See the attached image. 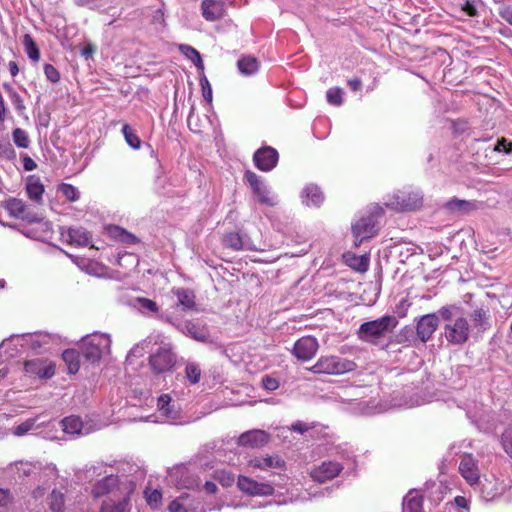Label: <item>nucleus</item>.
I'll return each instance as SVG.
<instances>
[{
  "mask_svg": "<svg viewBox=\"0 0 512 512\" xmlns=\"http://www.w3.org/2000/svg\"><path fill=\"white\" fill-rule=\"evenodd\" d=\"M352 266L358 271H366L368 268V258L366 256H361L358 260V264Z\"/></svg>",
  "mask_w": 512,
  "mask_h": 512,
  "instance_id": "338daca9",
  "label": "nucleus"
},
{
  "mask_svg": "<svg viewBox=\"0 0 512 512\" xmlns=\"http://www.w3.org/2000/svg\"><path fill=\"white\" fill-rule=\"evenodd\" d=\"M356 364L338 356H322L309 368L315 374L341 375L355 370Z\"/></svg>",
  "mask_w": 512,
  "mask_h": 512,
  "instance_id": "20e7f679",
  "label": "nucleus"
},
{
  "mask_svg": "<svg viewBox=\"0 0 512 512\" xmlns=\"http://www.w3.org/2000/svg\"><path fill=\"white\" fill-rule=\"evenodd\" d=\"M499 15L510 25H512V6L502 5L499 8Z\"/></svg>",
  "mask_w": 512,
  "mask_h": 512,
  "instance_id": "052dcab7",
  "label": "nucleus"
},
{
  "mask_svg": "<svg viewBox=\"0 0 512 512\" xmlns=\"http://www.w3.org/2000/svg\"><path fill=\"white\" fill-rule=\"evenodd\" d=\"M461 9L468 16H476L477 8H476V0H466L464 4H462Z\"/></svg>",
  "mask_w": 512,
  "mask_h": 512,
  "instance_id": "4d7b16f0",
  "label": "nucleus"
},
{
  "mask_svg": "<svg viewBox=\"0 0 512 512\" xmlns=\"http://www.w3.org/2000/svg\"><path fill=\"white\" fill-rule=\"evenodd\" d=\"M501 445L504 451L512 458V427H508L503 431Z\"/></svg>",
  "mask_w": 512,
  "mask_h": 512,
  "instance_id": "864d4df0",
  "label": "nucleus"
},
{
  "mask_svg": "<svg viewBox=\"0 0 512 512\" xmlns=\"http://www.w3.org/2000/svg\"><path fill=\"white\" fill-rule=\"evenodd\" d=\"M459 472L470 485L478 483L480 478L478 461L472 456V454H464L461 457Z\"/></svg>",
  "mask_w": 512,
  "mask_h": 512,
  "instance_id": "2eb2a0df",
  "label": "nucleus"
},
{
  "mask_svg": "<svg viewBox=\"0 0 512 512\" xmlns=\"http://www.w3.org/2000/svg\"><path fill=\"white\" fill-rule=\"evenodd\" d=\"M439 324L438 316L436 314H427L422 316L416 327L417 336L422 342L428 341Z\"/></svg>",
  "mask_w": 512,
  "mask_h": 512,
  "instance_id": "412c9836",
  "label": "nucleus"
},
{
  "mask_svg": "<svg viewBox=\"0 0 512 512\" xmlns=\"http://www.w3.org/2000/svg\"><path fill=\"white\" fill-rule=\"evenodd\" d=\"M0 158L13 161L16 159V151L8 141H0Z\"/></svg>",
  "mask_w": 512,
  "mask_h": 512,
  "instance_id": "603ef678",
  "label": "nucleus"
},
{
  "mask_svg": "<svg viewBox=\"0 0 512 512\" xmlns=\"http://www.w3.org/2000/svg\"><path fill=\"white\" fill-rule=\"evenodd\" d=\"M237 487L240 491L250 496H271L275 491L270 483L258 482L243 475L238 476Z\"/></svg>",
  "mask_w": 512,
  "mask_h": 512,
  "instance_id": "f8f14e48",
  "label": "nucleus"
},
{
  "mask_svg": "<svg viewBox=\"0 0 512 512\" xmlns=\"http://www.w3.org/2000/svg\"><path fill=\"white\" fill-rule=\"evenodd\" d=\"M111 338L109 334L94 332L82 339V355L92 363L100 361L110 354Z\"/></svg>",
  "mask_w": 512,
  "mask_h": 512,
  "instance_id": "7ed1b4c3",
  "label": "nucleus"
},
{
  "mask_svg": "<svg viewBox=\"0 0 512 512\" xmlns=\"http://www.w3.org/2000/svg\"><path fill=\"white\" fill-rule=\"evenodd\" d=\"M44 191V185L37 176L31 175L27 178L26 193L31 200L36 203H40L42 201Z\"/></svg>",
  "mask_w": 512,
  "mask_h": 512,
  "instance_id": "cd10ccee",
  "label": "nucleus"
},
{
  "mask_svg": "<svg viewBox=\"0 0 512 512\" xmlns=\"http://www.w3.org/2000/svg\"><path fill=\"white\" fill-rule=\"evenodd\" d=\"M135 485L121 487V494L116 497H107L101 506V512H130L129 499Z\"/></svg>",
  "mask_w": 512,
  "mask_h": 512,
  "instance_id": "9b49d317",
  "label": "nucleus"
},
{
  "mask_svg": "<svg viewBox=\"0 0 512 512\" xmlns=\"http://www.w3.org/2000/svg\"><path fill=\"white\" fill-rule=\"evenodd\" d=\"M62 359L67 365L70 374H76L80 368L79 353L74 349H67L62 353Z\"/></svg>",
  "mask_w": 512,
  "mask_h": 512,
  "instance_id": "4c0bfd02",
  "label": "nucleus"
},
{
  "mask_svg": "<svg viewBox=\"0 0 512 512\" xmlns=\"http://www.w3.org/2000/svg\"><path fill=\"white\" fill-rule=\"evenodd\" d=\"M58 192L68 201L75 202L80 197L79 190L68 183H62L58 186Z\"/></svg>",
  "mask_w": 512,
  "mask_h": 512,
  "instance_id": "a18cd8bd",
  "label": "nucleus"
},
{
  "mask_svg": "<svg viewBox=\"0 0 512 512\" xmlns=\"http://www.w3.org/2000/svg\"><path fill=\"white\" fill-rule=\"evenodd\" d=\"M176 363V356L171 345L165 344L159 347L156 352L150 355L149 364L156 374L170 371Z\"/></svg>",
  "mask_w": 512,
  "mask_h": 512,
  "instance_id": "6e6552de",
  "label": "nucleus"
},
{
  "mask_svg": "<svg viewBox=\"0 0 512 512\" xmlns=\"http://www.w3.org/2000/svg\"><path fill=\"white\" fill-rule=\"evenodd\" d=\"M127 485L135 484L127 478L120 479L118 476L112 474L107 475L96 482L92 489V494L95 497H116L121 494V487H127Z\"/></svg>",
  "mask_w": 512,
  "mask_h": 512,
  "instance_id": "0eeeda50",
  "label": "nucleus"
},
{
  "mask_svg": "<svg viewBox=\"0 0 512 512\" xmlns=\"http://www.w3.org/2000/svg\"><path fill=\"white\" fill-rule=\"evenodd\" d=\"M397 325L398 320L395 316L385 315L362 323L357 331V335L364 342L376 344L380 339L390 335Z\"/></svg>",
  "mask_w": 512,
  "mask_h": 512,
  "instance_id": "f03ea898",
  "label": "nucleus"
},
{
  "mask_svg": "<svg viewBox=\"0 0 512 512\" xmlns=\"http://www.w3.org/2000/svg\"><path fill=\"white\" fill-rule=\"evenodd\" d=\"M103 268L104 267L99 265L97 262H89L86 271L88 274L100 276L101 275L100 271Z\"/></svg>",
  "mask_w": 512,
  "mask_h": 512,
  "instance_id": "e2e57ef3",
  "label": "nucleus"
},
{
  "mask_svg": "<svg viewBox=\"0 0 512 512\" xmlns=\"http://www.w3.org/2000/svg\"><path fill=\"white\" fill-rule=\"evenodd\" d=\"M319 349L318 340L313 336H304L298 339L292 349V354L301 361L312 359Z\"/></svg>",
  "mask_w": 512,
  "mask_h": 512,
  "instance_id": "ddd939ff",
  "label": "nucleus"
},
{
  "mask_svg": "<svg viewBox=\"0 0 512 512\" xmlns=\"http://www.w3.org/2000/svg\"><path fill=\"white\" fill-rule=\"evenodd\" d=\"M439 315L443 320L448 321L444 328V335L449 343L461 345L469 339L470 325L459 307H442Z\"/></svg>",
  "mask_w": 512,
  "mask_h": 512,
  "instance_id": "f257e3e1",
  "label": "nucleus"
},
{
  "mask_svg": "<svg viewBox=\"0 0 512 512\" xmlns=\"http://www.w3.org/2000/svg\"><path fill=\"white\" fill-rule=\"evenodd\" d=\"M134 306L143 314L156 313L159 307L155 301L145 297H136Z\"/></svg>",
  "mask_w": 512,
  "mask_h": 512,
  "instance_id": "a19ab883",
  "label": "nucleus"
},
{
  "mask_svg": "<svg viewBox=\"0 0 512 512\" xmlns=\"http://www.w3.org/2000/svg\"><path fill=\"white\" fill-rule=\"evenodd\" d=\"M224 245L226 247H229L233 250H243V249H246V250H255V247L252 246L251 243L249 242H244L242 237L236 233V232H231V233H228L224 236Z\"/></svg>",
  "mask_w": 512,
  "mask_h": 512,
  "instance_id": "473e14b6",
  "label": "nucleus"
},
{
  "mask_svg": "<svg viewBox=\"0 0 512 512\" xmlns=\"http://www.w3.org/2000/svg\"><path fill=\"white\" fill-rule=\"evenodd\" d=\"M12 139L14 144L22 149H27L31 143L28 133L22 128H15L12 131Z\"/></svg>",
  "mask_w": 512,
  "mask_h": 512,
  "instance_id": "c03bdc74",
  "label": "nucleus"
},
{
  "mask_svg": "<svg viewBox=\"0 0 512 512\" xmlns=\"http://www.w3.org/2000/svg\"><path fill=\"white\" fill-rule=\"evenodd\" d=\"M122 133L126 143L134 150H138L141 147V140L135 131L128 125L125 124L122 127Z\"/></svg>",
  "mask_w": 512,
  "mask_h": 512,
  "instance_id": "37998d69",
  "label": "nucleus"
},
{
  "mask_svg": "<svg viewBox=\"0 0 512 512\" xmlns=\"http://www.w3.org/2000/svg\"><path fill=\"white\" fill-rule=\"evenodd\" d=\"M278 152L270 146H265L258 149L253 155L255 166L264 172L271 171L278 162Z\"/></svg>",
  "mask_w": 512,
  "mask_h": 512,
  "instance_id": "4468645a",
  "label": "nucleus"
},
{
  "mask_svg": "<svg viewBox=\"0 0 512 512\" xmlns=\"http://www.w3.org/2000/svg\"><path fill=\"white\" fill-rule=\"evenodd\" d=\"M373 209L369 215L361 217L352 226L356 246L376 234L377 218L382 215L383 209L378 205H375Z\"/></svg>",
  "mask_w": 512,
  "mask_h": 512,
  "instance_id": "39448f33",
  "label": "nucleus"
},
{
  "mask_svg": "<svg viewBox=\"0 0 512 512\" xmlns=\"http://www.w3.org/2000/svg\"><path fill=\"white\" fill-rule=\"evenodd\" d=\"M262 384L268 391H274L279 387V381L267 375L262 378Z\"/></svg>",
  "mask_w": 512,
  "mask_h": 512,
  "instance_id": "13d9d810",
  "label": "nucleus"
},
{
  "mask_svg": "<svg viewBox=\"0 0 512 512\" xmlns=\"http://www.w3.org/2000/svg\"><path fill=\"white\" fill-rule=\"evenodd\" d=\"M502 490L503 485L498 480L485 479L482 483L481 493L486 501H491L499 497L502 494Z\"/></svg>",
  "mask_w": 512,
  "mask_h": 512,
  "instance_id": "c85d7f7f",
  "label": "nucleus"
},
{
  "mask_svg": "<svg viewBox=\"0 0 512 512\" xmlns=\"http://www.w3.org/2000/svg\"><path fill=\"white\" fill-rule=\"evenodd\" d=\"M5 207L9 214L15 218L26 220L28 222L40 221V218L32 213L29 207L21 199L10 198L6 201Z\"/></svg>",
  "mask_w": 512,
  "mask_h": 512,
  "instance_id": "dca6fc26",
  "label": "nucleus"
},
{
  "mask_svg": "<svg viewBox=\"0 0 512 512\" xmlns=\"http://www.w3.org/2000/svg\"><path fill=\"white\" fill-rule=\"evenodd\" d=\"M144 494L146 501L151 508L157 509L158 507H160L162 502V494L159 490L147 489L145 490Z\"/></svg>",
  "mask_w": 512,
  "mask_h": 512,
  "instance_id": "3c124183",
  "label": "nucleus"
},
{
  "mask_svg": "<svg viewBox=\"0 0 512 512\" xmlns=\"http://www.w3.org/2000/svg\"><path fill=\"white\" fill-rule=\"evenodd\" d=\"M309 429L310 426L307 423L301 421H298L292 425V430L300 434L307 432Z\"/></svg>",
  "mask_w": 512,
  "mask_h": 512,
  "instance_id": "0e129e2a",
  "label": "nucleus"
},
{
  "mask_svg": "<svg viewBox=\"0 0 512 512\" xmlns=\"http://www.w3.org/2000/svg\"><path fill=\"white\" fill-rule=\"evenodd\" d=\"M471 317H472V321H473V326L475 328H477L478 330H481V331L486 330L487 327L489 326L488 310H486L484 308L475 309L473 311Z\"/></svg>",
  "mask_w": 512,
  "mask_h": 512,
  "instance_id": "ea45409f",
  "label": "nucleus"
},
{
  "mask_svg": "<svg viewBox=\"0 0 512 512\" xmlns=\"http://www.w3.org/2000/svg\"><path fill=\"white\" fill-rule=\"evenodd\" d=\"M423 499L420 495L409 494L404 498L403 510L404 512H422Z\"/></svg>",
  "mask_w": 512,
  "mask_h": 512,
  "instance_id": "79ce46f5",
  "label": "nucleus"
},
{
  "mask_svg": "<svg viewBox=\"0 0 512 512\" xmlns=\"http://www.w3.org/2000/svg\"><path fill=\"white\" fill-rule=\"evenodd\" d=\"M248 465L260 470H284L285 461L278 455L256 456L249 460Z\"/></svg>",
  "mask_w": 512,
  "mask_h": 512,
  "instance_id": "aec40b11",
  "label": "nucleus"
},
{
  "mask_svg": "<svg viewBox=\"0 0 512 512\" xmlns=\"http://www.w3.org/2000/svg\"><path fill=\"white\" fill-rule=\"evenodd\" d=\"M4 87L7 89L8 91V94H9V98L12 102V104L14 105L16 111L19 113V114H22L26 107L24 105V101L22 99V97L20 96L19 93H17L12 87H10L9 85H4Z\"/></svg>",
  "mask_w": 512,
  "mask_h": 512,
  "instance_id": "09e8293b",
  "label": "nucleus"
},
{
  "mask_svg": "<svg viewBox=\"0 0 512 512\" xmlns=\"http://www.w3.org/2000/svg\"><path fill=\"white\" fill-rule=\"evenodd\" d=\"M39 416L26 419L24 422L12 428V434L17 437L24 436L33 429H38L43 423L38 424Z\"/></svg>",
  "mask_w": 512,
  "mask_h": 512,
  "instance_id": "e433bc0d",
  "label": "nucleus"
},
{
  "mask_svg": "<svg viewBox=\"0 0 512 512\" xmlns=\"http://www.w3.org/2000/svg\"><path fill=\"white\" fill-rule=\"evenodd\" d=\"M20 156L25 171H33L37 168V163L28 154L23 153Z\"/></svg>",
  "mask_w": 512,
  "mask_h": 512,
  "instance_id": "bf43d9fd",
  "label": "nucleus"
},
{
  "mask_svg": "<svg viewBox=\"0 0 512 512\" xmlns=\"http://www.w3.org/2000/svg\"><path fill=\"white\" fill-rule=\"evenodd\" d=\"M202 16L207 21H217L224 16V3L221 0H203L201 3Z\"/></svg>",
  "mask_w": 512,
  "mask_h": 512,
  "instance_id": "4be33fe9",
  "label": "nucleus"
},
{
  "mask_svg": "<svg viewBox=\"0 0 512 512\" xmlns=\"http://www.w3.org/2000/svg\"><path fill=\"white\" fill-rule=\"evenodd\" d=\"M171 402L172 399L170 395L163 394L158 398L157 406L166 422L177 423L179 419V411L174 407V404H171Z\"/></svg>",
  "mask_w": 512,
  "mask_h": 512,
  "instance_id": "5701e85b",
  "label": "nucleus"
},
{
  "mask_svg": "<svg viewBox=\"0 0 512 512\" xmlns=\"http://www.w3.org/2000/svg\"><path fill=\"white\" fill-rule=\"evenodd\" d=\"M237 67L239 72L244 76H250L255 74L260 67V63L257 58L252 56H242L237 61Z\"/></svg>",
  "mask_w": 512,
  "mask_h": 512,
  "instance_id": "2f4dec72",
  "label": "nucleus"
},
{
  "mask_svg": "<svg viewBox=\"0 0 512 512\" xmlns=\"http://www.w3.org/2000/svg\"><path fill=\"white\" fill-rule=\"evenodd\" d=\"M23 46L28 58L33 62H38L40 59V51L30 34L23 36Z\"/></svg>",
  "mask_w": 512,
  "mask_h": 512,
  "instance_id": "58836bf2",
  "label": "nucleus"
},
{
  "mask_svg": "<svg viewBox=\"0 0 512 512\" xmlns=\"http://www.w3.org/2000/svg\"><path fill=\"white\" fill-rule=\"evenodd\" d=\"M174 293L177 297V305L181 306L183 310H192L195 308V294L193 291L186 288H179Z\"/></svg>",
  "mask_w": 512,
  "mask_h": 512,
  "instance_id": "72a5a7b5",
  "label": "nucleus"
},
{
  "mask_svg": "<svg viewBox=\"0 0 512 512\" xmlns=\"http://www.w3.org/2000/svg\"><path fill=\"white\" fill-rule=\"evenodd\" d=\"M20 507H25V503L14 502L11 492L0 488V512H16L20 511Z\"/></svg>",
  "mask_w": 512,
  "mask_h": 512,
  "instance_id": "7c9ffc66",
  "label": "nucleus"
},
{
  "mask_svg": "<svg viewBox=\"0 0 512 512\" xmlns=\"http://www.w3.org/2000/svg\"><path fill=\"white\" fill-rule=\"evenodd\" d=\"M348 86L351 88V90L353 91H358L361 89L362 87V81L360 80V78L358 77H355V78H352V79H349L348 80Z\"/></svg>",
  "mask_w": 512,
  "mask_h": 512,
  "instance_id": "774afa93",
  "label": "nucleus"
},
{
  "mask_svg": "<svg viewBox=\"0 0 512 512\" xmlns=\"http://www.w3.org/2000/svg\"><path fill=\"white\" fill-rule=\"evenodd\" d=\"M409 306L410 303L407 300H402L397 306L396 312L400 317H404Z\"/></svg>",
  "mask_w": 512,
  "mask_h": 512,
  "instance_id": "69168bd1",
  "label": "nucleus"
},
{
  "mask_svg": "<svg viewBox=\"0 0 512 512\" xmlns=\"http://www.w3.org/2000/svg\"><path fill=\"white\" fill-rule=\"evenodd\" d=\"M301 198L303 204L314 207H319L324 200L323 193L320 188L315 185L306 186L302 191Z\"/></svg>",
  "mask_w": 512,
  "mask_h": 512,
  "instance_id": "a878e982",
  "label": "nucleus"
},
{
  "mask_svg": "<svg viewBox=\"0 0 512 512\" xmlns=\"http://www.w3.org/2000/svg\"><path fill=\"white\" fill-rule=\"evenodd\" d=\"M178 328L186 335L199 342H207L209 340V333L205 327H201L191 321H187Z\"/></svg>",
  "mask_w": 512,
  "mask_h": 512,
  "instance_id": "bb28decb",
  "label": "nucleus"
},
{
  "mask_svg": "<svg viewBox=\"0 0 512 512\" xmlns=\"http://www.w3.org/2000/svg\"><path fill=\"white\" fill-rule=\"evenodd\" d=\"M200 85L202 88V95H203L204 99L207 100L208 102H211L212 101V88H211V85H210L208 79L206 78V76H202L200 78Z\"/></svg>",
  "mask_w": 512,
  "mask_h": 512,
  "instance_id": "6e6d98bb",
  "label": "nucleus"
},
{
  "mask_svg": "<svg viewBox=\"0 0 512 512\" xmlns=\"http://www.w3.org/2000/svg\"><path fill=\"white\" fill-rule=\"evenodd\" d=\"M244 180L257 196L260 203L267 206H275L277 204V197L256 173L250 170L246 171L244 174Z\"/></svg>",
  "mask_w": 512,
  "mask_h": 512,
  "instance_id": "1a4fd4ad",
  "label": "nucleus"
},
{
  "mask_svg": "<svg viewBox=\"0 0 512 512\" xmlns=\"http://www.w3.org/2000/svg\"><path fill=\"white\" fill-rule=\"evenodd\" d=\"M343 469V466L336 461H324L315 467L310 475L317 482H325L336 477Z\"/></svg>",
  "mask_w": 512,
  "mask_h": 512,
  "instance_id": "f3484780",
  "label": "nucleus"
},
{
  "mask_svg": "<svg viewBox=\"0 0 512 512\" xmlns=\"http://www.w3.org/2000/svg\"><path fill=\"white\" fill-rule=\"evenodd\" d=\"M494 150L498 152L504 151L506 153H509L512 151V143H508L506 139L503 138L501 140H498Z\"/></svg>",
  "mask_w": 512,
  "mask_h": 512,
  "instance_id": "680f3d73",
  "label": "nucleus"
},
{
  "mask_svg": "<svg viewBox=\"0 0 512 512\" xmlns=\"http://www.w3.org/2000/svg\"><path fill=\"white\" fill-rule=\"evenodd\" d=\"M60 423L66 434L72 436L83 434V422L78 416L65 417Z\"/></svg>",
  "mask_w": 512,
  "mask_h": 512,
  "instance_id": "c756f323",
  "label": "nucleus"
},
{
  "mask_svg": "<svg viewBox=\"0 0 512 512\" xmlns=\"http://www.w3.org/2000/svg\"><path fill=\"white\" fill-rule=\"evenodd\" d=\"M343 89L332 87L326 92L327 102L331 105L340 106L343 103Z\"/></svg>",
  "mask_w": 512,
  "mask_h": 512,
  "instance_id": "8fccbe9b",
  "label": "nucleus"
},
{
  "mask_svg": "<svg viewBox=\"0 0 512 512\" xmlns=\"http://www.w3.org/2000/svg\"><path fill=\"white\" fill-rule=\"evenodd\" d=\"M62 236L74 245L87 246L90 242V233L82 227L69 228L66 233L62 232Z\"/></svg>",
  "mask_w": 512,
  "mask_h": 512,
  "instance_id": "393cba45",
  "label": "nucleus"
},
{
  "mask_svg": "<svg viewBox=\"0 0 512 512\" xmlns=\"http://www.w3.org/2000/svg\"><path fill=\"white\" fill-rule=\"evenodd\" d=\"M185 376L190 384H197L201 378L200 366L195 362H188L185 367Z\"/></svg>",
  "mask_w": 512,
  "mask_h": 512,
  "instance_id": "49530a36",
  "label": "nucleus"
},
{
  "mask_svg": "<svg viewBox=\"0 0 512 512\" xmlns=\"http://www.w3.org/2000/svg\"><path fill=\"white\" fill-rule=\"evenodd\" d=\"M23 341L21 345H28L32 350H37L42 348L43 346L49 344L51 342V336L47 333H29L23 335L21 338L17 337L12 340H5L0 345V355L2 353L7 354L8 357H12L13 353H9V346L12 344L13 341Z\"/></svg>",
  "mask_w": 512,
  "mask_h": 512,
  "instance_id": "9d476101",
  "label": "nucleus"
},
{
  "mask_svg": "<svg viewBox=\"0 0 512 512\" xmlns=\"http://www.w3.org/2000/svg\"><path fill=\"white\" fill-rule=\"evenodd\" d=\"M422 196L418 191L401 190L389 197L385 205L395 211H410L420 207Z\"/></svg>",
  "mask_w": 512,
  "mask_h": 512,
  "instance_id": "423d86ee",
  "label": "nucleus"
},
{
  "mask_svg": "<svg viewBox=\"0 0 512 512\" xmlns=\"http://www.w3.org/2000/svg\"><path fill=\"white\" fill-rule=\"evenodd\" d=\"M179 51L186 58H188L197 67L198 70H204V64L201 55L195 48L187 44H181L179 45Z\"/></svg>",
  "mask_w": 512,
  "mask_h": 512,
  "instance_id": "c9c22d12",
  "label": "nucleus"
},
{
  "mask_svg": "<svg viewBox=\"0 0 512 512\" xmlns=\"http://www.w3.org/2000/svg\"><path fill=\"white\" fill-rule=\"evenodd\" d=\"M24 369L31 376L45 379L51 378L55 373L54 366L50 362L41 359L26 361Z\"/></svg>",
  "mask_w": 512,
  "mask_h": 512,
  "instance_id": "a211bd4d",
  "label": "nucleus"
},
{
  "mask_svg": "<svg viewBox=\"0 0 512 512\" xmlns=\"http://www.w3.org/2000/svg\"><path fill=\"white\" fill-rule=\"evenodd\" d=\"M108 232L112 237H114L115 239H118L122 242H126V243H134L135 242V237L119 226H110L108 228Z\"/></svg>",
  "mask_w": 512,
  "mask_h": 512,
  "instance_id": "de8ad7c7",
  "label": "nucleus"
},
{
  "mask_svg": "<svg viewBox=\"0 0 512 512\" xmlns=\"http://www.w3.org/2000/svg\"><path fill=\"white\" fill-rule=\"evenodd\" d=\"M446 206L448 209H450L452 211L468 213L470 211L478 209L480 205L477 201L452 199L449 202H447Z\"/></svg>",
  "mask_w": 512,
  "mask_h": 512,
  "instance_id": "f704fd0d",
  "label": "nucleus"
},
{
  "mask_svg": "<svg viewBox=\"0 0 512 512\" xmlns=\"http://www.w3.org/2000/svg\"><path fill=\"white\" fill-rule=\"evenodd\" d=\"M269 434L264 430H250L242 433L238 438V444L244 447L259 448L269 441Z\"/></svg>",
  "mask_w": 512,
  "mask_h": 512,
  "instance_id": "6ab92c4d",
  "label": "nucleus"
},
{
  "mask_svg": "<svg viewBox=\"0 0 512 512\" xmlns=\"http://www.w3.org/2000/svg\"><path fill=\"white\" fill-rule=\"evenodd\" d=\"M44 74L46 78L52 83H57L60 80V74L58 70L51 64L44 65Z\"/></svg>",
  "mask_w": 512,
  "mask_h": 512,
  "instance_id": "5fc2aeb1",
  "label": "nucleus"
},
{
  "mask_svg": "<svg viewBox=\"0 0 512 512\" xmlns=\"http://www.w3.org/2000/svg\"><path fill=\"white\" fill-rule=\"evenodd\" d=\"M170 512H204L203 507L199 501L194 502L188 496L181 495L176 500L172 501L169 506Z\"/></svg>",
  "mask_w": 512,
  "mask_h": 512,
  "instance_id": "b1692460",
  "label": "nucleus"
}]
</instances>
